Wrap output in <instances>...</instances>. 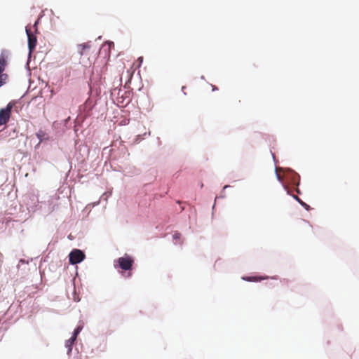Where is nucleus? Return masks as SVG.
<instances>
[{
  "mask_svg": "<svg viewBox=\"0 0 359 359\" xmlns=\"http://www.w3.org/2000/svg\"><path fill=\"white\" fill-rule=\"evenodd\" d=\"M14 105L15 102H11L5 108L0 109V125H5L8 122Z\"/></svg>",
  "mask_w": 359,
  "mask_h": 359,
  "instance_id": "1",
  "label": "nucleus"
},
{
  "mask_svg": "<svg viewBox=\"0 0 359 359\" xmlns=\"http://www.w3.org/2000/svg\"><path fill=\"white\" fill-rule=\"evenodd\" d=\"M116 263L120 269L126 271L132 269L134 260L130 256L126 255L123 257H119L116 260Z\"/></svg>",
  "mask_w": 359,
  "mask_h": 359,
  "instance_id": "2",
  "label": "nucleus"
},
{
  "mask_svg": "<svg viewBox=\"0 0 359 359\" xmlns=\"http://www.w3.org/2000/svg\"><path fill=\"white\" fill-rule=\"evenodd\" d=\"M85 254L79 249L73 250L69 255V263L76 264L81 262L85 259Z\"/></svg>",
  "mask_w": 359,
  "mask_h": 359,
  "instance_id": "3",
  "label": "nucleus"
},
{
  "mask_svg": "<svg viewBox=\"0 0 359 359\" xmlns=\"http://www.w3.org/2000/svg\"><path fill=\"white\" fill-rule=\"evenodd\" d=\"M25 29L28 38V47L29 53H32L34 50L36 46V36L33 34L29 27L27 26Z\"/></svg>",
  "mask_w": 359,
  "mask_h": 359,
  "instance_id": "4",
  "label": "nucleus"
},
{
  "mask_svg": "<svg viewBox=\"0 0 359 359\" xmlns=\"http://www.w3.org/2000/svg\"><path fill=\"white\" fill-rule=\"evenodd\" d=\"M79 54L81 57H88V60H90V56L93 51H91V45L90 43H84L78 46Z\"/></svg>",
  "mask_w": 359,
  "mask_h": 359,
  "instance_id": "5",
  "label": "nucleus"
},
{
  "mask_svg": "<svg viewBox=\"0 0 359 359\" xmlns=\"http://www.w3.org/2000/svg\"><path fill=\"white\" fill-rule=\"evenodd\" d=\"M76 338H74L73 337H72L71 338H69L68 340L66 341L65 346L68 348V351H67L68 354H69V353L72 351V346H73L74 341H76Z\"/></svg>",
  "mask_w": 359,
  "mask_h": 359,
  "instance_id": "6",
  "label": "nucleus"
},
{
  "mask_svg": "<svg viewBox=\"0 0 359 359\" xmlns=\"http://www.w3.org/2000/svg\"><path fill=\"white\" fill-rule=\"evenodd\" d=\"M6 61L4 55H0V73H3L5 70Z\"/></svg>",
  "mask_w": 359,
  "mask_h": 359,
  "instance_id": "7",
  "label": "nucleus"
},
{
  "mask_svg": "<svg viewBox=\"0 0 359 359\" xmlns=\"http://www.w3.org/2000/svg\"><path fill=\"white\" fill-rule=\"evenodd\" d=\"M243 279L247 281H260L264 278L262 277H257V276H249V277L243 278Z\"/></svg>",
  "mask_w": 359,
  "mask_h": 359,
  "instance_id": "8",
  "label": "nucleus"
},
{
  "mask_svg": "<svg viewBox=\"0 0 359 359\" xmlns=\"http://www.w3.org/2000/svg\"><path fill=\"white\" fill-rule=\"evenodd\" d=\"M8 76L6 74L0 73V87L2 86L5 83Z\"/></svg>",
  "mask_w": 359,
  "mask_h": 359,
  "instance_id": "9",
  "label": "nucleus"
},
{
  "mask_svg": "<svg viewBox=\"0 0 359 359\" xmlns=\"http://www.w3.org/2000/svg\"><path fill=\"white\" fill-rule=\"evenodd\" d=\"M82 328H83V327H82V326H81V325L78 326V327L74 330L72 337H73L74 338H76H76H77L78 334L80 333V332L81 331Z\"/></svg>",
  "mask_w": 359,
  "mask_h": 359,
  "instance_id": "10",
  "label": "nucleus"
},
{
  "mask_svg": "<svg viewBox=\"0 0 359 359\" xmlns=\"http://www.w3.org/2000/svg\"><path fill=\"white\" fill-rule=\"evenodd\" d=\"M44 135L45 134L42 130H39L36 133V137L39 139L40 142H41L43 140V137Z\"/></svg>",
  "mask_w": 359,
  "mask_h": 359,
  "instance_id": "11",
  "label": "nucleus"
},
{
  "mask_svg": "<svg viewBox=\"0 0 359 359\" xmlns=\"http://www.w3.org/2000/svg\"><path fill=\"white\" fill-rule=\"evenodd\" d=\"M172 237H173V239H174V240H177V239H180V237H181V234H180V233H178V232H175V233L173 234Z\"/></svg>",
  "mask_w": 359,
  "mask_h": 359,
  "instance_id": "12",
  "label": "nucleus"
},
{
  "mask_svg": "<svg viewBox=\"0 0 359 359\" xmlns=\"http://www.w3.org/2000/svg\"><path fill=\"white\" fill-rule=\"evenodd\" d=\"M301 204L302 206H304L306 210H309V205H307L306 203H304V202H302L300 201Z\"/></svg>",
  "mask_w": 359,
  "mask_h": 359,
  "instance_id": "13",
  "label": "nucleus"
},
{
  "mask_svg": "<svg viewBox=\"0 0 359 359\" xmlns=\"http://www.w3.org/2000/svg\"><path fill=\"white\" fill-rule=\"evenodd\" d=\"M36 25H37V21H36V22H35V24L34 25V27H35L36 31L37 30Z\"/></svg>",
  "mask_w": 359,
  "mask_h": 359,
  "instance_id": "14",
  "label": "nucleus"
},
{
  "mask_svg": "<svg viewBox=\"0 0 359 359\" xmlns=\"http://www.w3.org/2000/svg\"><path fill=\"white\" fill-rule=\"evenodd\" d=\"M228 187H229V186H228V185H226V186H224V187L223 189H226V188H228Z\"/></svg>",
  "mask_w": 359,
  "mask_h": 359,
  "instance_id": "15",
  "label": "nucleus"
},
{
  "mask_svg": "<svg viewBox=\"0 0 359 359\" xmlns=\"http://www.w3.org/2000/svg\"><path fill=\"white\" fill-rule=\"evenodd\" d=\"M130 276H131V273L130 272H128L127 277H130Z\"/></svg>",
  "mask_w": 359,
  "mask_h": 359,
  "instance_id": "16",
  "label": "nucleus"
}]
</instances>
